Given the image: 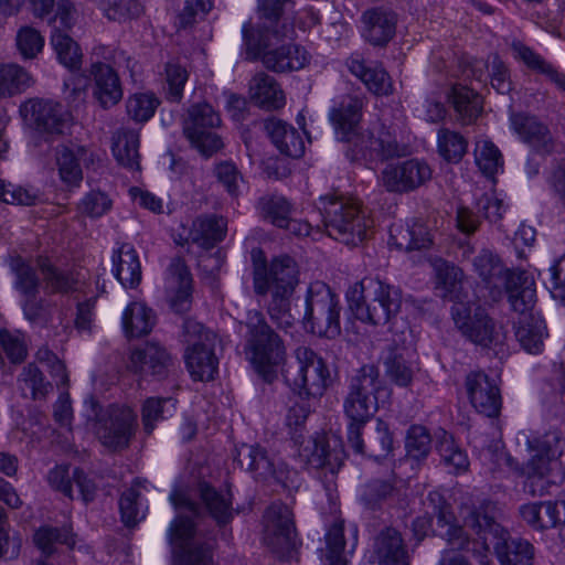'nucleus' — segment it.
I'll list each match as a JSON object with an SVG mask.
<instances>
[{
	"mask_svg": "<svg viewBox=\"0 0 565 565\" xmlns=\"http://www.w3.org/2000/svg\"><path fill=\"white\" fill-rule=\"evenodd\" d=\"M154 326V315L143 302L134 301L122 313V328L126 337L139 338L148 334Z\"/></svg>",
	"mask_w": 565,
	"mask_h": 565,
	"instance_id": "c03bdc74",
	"label": "nucleus"
},
{
	"mask_svg": "<svg viewBox=\"0 0 565 565\" xmlns=\"http://www.w3.org/2000/svg\"><path fill=\"white\" fill-rule=\"evenodd\" d=\"M258 206L263 218L278 227L287 224L288 217L291 213L290 203L282 196L274 195L263 198L260 199Z\"/></svg>",
	"mask_w": 565,
	"mask_h": 565,
	"instance_id": "680f3d73",
	"label": "nucleus"
},
{
	"mask_svg": "<svg viewBox=\"0 0 565 565\" xmlns=\"http://www.w3.org/2000/svg\"><path fill=\"white\" fill-rule=\"evenodd\" d=\"M171 363V356L164 348L156 342H148L130 352L127 366L135 373L163 376Z\"/></svg>",
	"mask_w": 565,
	"mask_h": 565,
	"instance_id": "393cba45",
	"label": "nucleus"
},
{
	"mask_svg": "<svg viewBox=\"0 0 565 565\" xmlns=\"http://www.w3.org/2000/svg\"><path fill=\"white\" fill-rule=\"evenodd\" d=\"M235 461L241 468L254 472L260 480H270L276 467V459L258 445H242L236 449Z\"/></svg>",
	"mask_w": 565,
	"mask_h": 565,
	"instance_id": "c9c22d12",
	"label": "nucleus"
},
{
	"mask_svg": "<svg viewBox=\"0 0 565 565\" xmlns=\"http://www.w3.org/2000/svg\"><path fill=\"white\" fill-rule=\"evenodd\" d=\"M20 114L25 122L46 134H62L68 116L60 103L42 98L24 102Z\"/></svg>",
	"mask_w": 565,
	"mask_h": 565,
	"instance_id": "6ab92c4d",
	"label": "nucleus"
},
{
	"mask_svg": "<svg viewBox=\"0 0 565 565\" xmlns=\"http://www.w3.org/2000/svg\"><path fill=\"white\" fill-rule=\"evenodd\" d=\"M390 245L405 252L425 249L431 245V237L422 224H394L390 231Z\"/></svg>",
	"mask_w": 565,
	"mask_h": 565,
	"instance_id": "e433bc0d",
	"label": "nucleus"
},
{
	"mask_svg": "<svg viewBox=\"0 0 565 565\" xmlns=\"http://www.w3.org/2000/svg\"><path fill=\"white\" fill-rule=\"evenodd\" d=\"M249 98L265 110H277L286 104V96L279 83L264 72L255 74L250 79Z\"/></svg>",
	"mask_w": 565,
	"mask_h": 565,
	"instance_id": "2f4dec72",
	"label": "nucleus"
},
{
	"mask_svg": "<svg viewBox=\"0 0 565 565\" xmlns=\"http://www.w3.org/2000/svg\"><path fill=\"white\" fill-rule=\"evenodd\" d=\"M113 154L122 167L139 170V134L132 129H119L113 138Z\"/></svg>",
	"mask_w": 565,
	"mask_h": 565,
	"instance_id": "79ce46f5",
	"label": "nucleus"
},
{
	"mask_svg": "<svg viewBox=\"0 0 565 565\" xmlns=\"http://www.w3.org/2000/svg\"><path fill=\"white\" fill-rule=\"evenodd\" d=\"M340 305L335 294L323 281L309 285L306 295L305 327L319 337L333 339L341 333Z\"/></svg>",
	"mask_w": 565,
	"mask_h": 565,
	"instance_id": "9d476101",
	"label": "nucleus"
},
{
	"mask_svg": "<svg viewBox=\"0 0 565 565\" xmlns=\"http://www.w3.org/2000/svg\"><path fill=\"white\" fill-rule=\"evenodd\" d=\"M32 85V77L17 64L0 65V98L21 94Z\"/></svg>",
	"mask_w": 565,
	"mask_h": 565,
	"instance_id": "de8ad7c7",
	"label": "nucleus"
},
{
	"mask_svg": "<svg viewBox=\"0 0 565 565\" xmlns=\"http://www.w3.org/2000/svg\"><path fill=\"white\" fill-rule=\"evenodd\" d=\"M429 164L419 159L387 163L379 175V184L390 193L412 192L431 179Z\"/></svg>",
	"mask_w": 565,
	"mask_h": 565,
	"instance_id": "f8f14e48",
	"label": "nucleus"
},
{
	"mask_svg": "<svg viewBox=\"0 0 565 565\" xmlns=\"http://www.w3.org/2000/svg\"><path fill=\"white\" fill-rule=\"evenodd\" d=\"M199 492L203 504L217 524H226L233 519L234 512L230 491H217L210 484L202 482L199 486Z\"/></svg>",
	"mask_w": 565,
	"mask_h": 565,
	"instance_id": "a19ab883",
	"label": "nucleus"
},
{
	"mask_svg": "<svg viewBox=\"0 0 565 565\" xmlns=\"http://www.w3.org/2000/svg\"><path fill=\"white\" fill-rule=\"evenodd\" d=\"M166 73V98L171 103H180L183 97V89L189 79V72L179 62H169L164 68Z\"/></svg>",
	"mask_w": 565,
	"mask_h": 565,
	"instance_id": "0e129e2a",
	"label": "nucleus"
},
{
	"mask_svg": "<svg viewBox=\"0 0 565 565\" xmlns=\"http://www.w3.org/2000/svg\"><path fill=\"white\" fill-rule=\"evenodd\" d=\"M33 542L46 557L55 552L56 544H65L70 547L75 545L73 534L67 529H58L47 525L41 526L35 531Z\"/></svg>",
	"mask_w": 565,
	"mask_h": 565,
	"instance_id": "864d4df0",
	"label": "nucleus"
},
{
	"mask_svg": "<svg viewBox=\"0 0 565 565\" xmlns=\"http://www.w3.org/2000/svg\"><path fill=\"white\" fill-rule=\"evenodd\" d=\"M562 436L556 431L543 435L521 431L516 436L518 455L522 460L507 455V465L525 477L524 490L532 497H542L551 484L548 480L562 456Z\"/></svg>",
	"mask_w": 565,
	"mask_h": 565,
	"instance_id": "f03ea898",
	"label": "nucleus"
},
{
	"mask_svg": "<svg viewBox=\"0 0 565 565\" xmlns=\"http://www.w3.org/2000/svg\"><path fill=\"white\" fill-rule=\"evenodd\" d=\"M371 559L377 565H409L401 533L393 527L382 530L374 539Z\"/></svg>",
	"mask_w": 565,
	"mask_h": 565,
	"instance_id": "a878e982",
	"label": "nucleus"
},
{
	"mask_svg": "<svg viewBox=\"0 0 565 565\" xmlns=\"http://www.w3.org/2000/svg\"><path fill=\"white\" fill-rule=\"evenodd\" d=\"M11 268L15 277L14 288L20 294L21 299L40 294V279L34 267L21 257H17L13 259Z\"/></svg>",
	"mask_w": 565,
	"mask_h": 565,
	"instance_id": "6e6d98bb",
	"label": "nucleus"
},
{
	"mask_svg": "<svg viewBox=\"0 0 565 565\" xmlns=\"http://www.w3.org/2000/svg\"><path fill=\"white\" fill-rule=\"evenodd\" d=\"M194 535V523L190 518L178 516L170 525L169 536L179 551L175 557L179 565H213L212 546L209 543L189 544Z\"/></svg>",
	"mask_w": 565,
	"mask_h": 565,
	"instance_id": "f3484780",
	"label": "nucleus"
},
{
	"mask_svg": "<svg viewBox=\"0 0 565 565\" xmlns=\"http://www.w3.org/2000/svg\"><path fill=\"white\" fill-rule=\"evenodd\" d=\"M536 303V288L534 287L533 303L525 310H513L519 313L514 322V334L521 348L531 354H540L548 337L545 321L533 313Z\"/></svg>",
	"mask_w": 565,
	"mask_h": 565,
	"instance_id": "4be33fe9",
	"label": "nucleus"
},
{
	"mask_svg": "<svg viewBox=\"0 0 565 565\" xmlns=\"http://www.w3.org/2000/svg\"><path fill=\"white\" fill-rule=\"evenodd\" d=\"M493 507L490 503L478 508L467 509L463 524L471 529L482 541L483 550L493 547L502 565H531L534 556L533 546L525 540L513 539L494 521L490 514Z\"/></svg>",
	"mask_w": 565,
	"mask_h": 565,
	"instance_id": "423d86ee",
	"label": "nucleus"
},
{
	"mask_svg": "<svg viewBox=\"0 0 565 565\" xmlns=\"http://www.w3.org/2000/svg\"><path fill=\"white\" fill-rule=\"evenodd\" d=\"M344 413L350 420L367 422L377 411V397L360 396L348 393L344 404Z\"/></svg>",
	"mask_w": 565,
	"mask_h": 565,
	"instance_id": "e2e57ef3",
	"label": "nucleus"
},
{
	"mask_svg": "<svg viewBox=\"0 0 565 565\" xmlns=\"http://www.w3.org/2000/svg\"><path fill=\"white\" fill-rule=\"evenodd\" d=\"M21 307L25 319L31 323L55 329L61 328L63 331H67L70 328L68 322L64 321L65 312L62 309L57 310L60 323L54 324L53 312L56 310V306L42 298L40 294L21 299Z\"/></svg>",
	"mask_w": 565,
	"mask_h": 565,
	"instance_id": "72a5a7b5",
	"label": "nucleus"
},
{
	"mask_svg": "<svg viewBox=\"0 0 565 565\" xmlns=\"http://www.w3.org/2000/svg\"><path fill=\"white\" fill-rule=\"evenodd\" d=\"M51 43L61 64L70 70L81 68V47L66 32L53 31Z\"/></svg>",
	"mask_w": 565,
	"mask_h": 565,
	"instance_id": "09e8293b",
	"label": "nucleus"
},
{
	"mask_svg": "<svg viewBox=\"0 0 565 565\" xmlns=\"http://www.w3.org/2000/svg\"><path fill=\"white\" fill-rule=\"evenodd\" d=\"M393 445L394 439L388 425L377 419L375 430L367 437L364 454L374 458H385L392 452Z\"/></svg>",
	"mask_w": 565,
	"mask_h": 565,
	"instance_id": "bf43d9fd",
	"label": "nucleus"
},
{
	"mask_svg": "<svg viewBox=\"0 0 565 565\" xmlns=\"http://www.w3.org/2000/svg\"><path fill=\"white\" fill-rule=\"evenodd\" d=\"M18 383L23 394L28 395L29 393L32 399L45 397L52 388L51 384L45 382L40 369L33 363H29L22 369L18 376Z\"/></svg>",
	"mask_w": 565,
	"mask_h": 565,
	"instance_id": "4d7b16f0",
	"label": "nucleus"
},
{
	"mask_svg": "<svg viewBox=\"0 0 565 565\" xmlns=\"http://www.w3.org/2000/svg\"><path fill=\"white\" fill-rule=\"evenodd\" d=\"M222 124L220 114L207 103H198L188 109L183 132L188 139H198L202 130L218 128Z\"/></svg>",
	"mask_w": 565,
	"mask_h": 565,
	"instance_id": "58836bf2",
	"label": "nucleus"
},
{
	"mask_svg": "<svg viewBox=\"0 0 565 565\" xmlns=\"http://www.w3.org/2000/svg\"><path fill=\"white\" fill-rule=\"evenodd\" d=\"M160 105V99L152 92H138L126 100L128 117L136 122H146L151 119Z\"/></svg>",
	"mask_w": 565,
	"mask_h": 565,
	"instance_id": "603ef678",
	"label": "nucleus"
},
{
	"mask_svg": "<svg viewBox=\"0 0 565 565\" xmlns=\"http://www.w3.org/2000/svg\"><path fill=\"white\" fill-rule=\"evenodd\" d=\"M350 73L358 77L365 87L376 96H388L393 93L390 74L381 65H367L361 54L354 53L345 62Z\"/></svg>",
	"mask_w": 565,
	"mask_h": 565,
	"instance_id": "c85d7f7f",
	"label": "nucleus"
},
{
	"mask_svg": "<svg viewBox=\"0 0 565 565\" xmlns=\"http://www.w3.org/2000/svg\"><path fill=\"white\" fill-rule=\"evenodd\" d=\"M265 129L275 147L285 156L300 158L305 152V142L298 130L278 118L265 121Z\"/></svg>",
	"mask_w": 565,
	"mask_h": 565,
	"instance_id": "473e14b6",
	"label": "nucleus"
},
{
	"mask_svg": "<svg viewBox=\"0 0 565 565\" xmlns=\"http://www.w3.org/2000/svg\"><path fill=\"white\" fill-rule=\"evenodd\" d=\"M113 273L126 288H135L141 281V265L137 250L130 244H122L113 254Z\"/></svg>",
	"mask_w": 565,
	"mask_h": 565,
	"instance_id": "f704fd0d",
	"label": "nucleus"
},
{
	"mask_svg": "<svg viewBox=\"0 0 565 565\" xmlns=\"http://www.w3.org/2000/svg\"><path fill=\"white\" fill-rule=\"evenodd\" d=\"M437 148L447 162L458 163L467 153L468 141L459 132L441 128L437 135Z\"/></svg>",
	"mask_w": 565,
	"mask_h": 565,
	"instance_id": "3c124183",
	"label": "nucleus"
},
{
	"mask_svg": "<svg viewBox=\"0 0 565 565\" xmlns=\"http://www.w3.org/2000/svg\"><path fill=\"white\" fill-rule=\"evenodd\" d=\"M472 266L492 301L498 302L508 296L512 310L522 311L533 303L535 280L526 270L507 268L489 249H482L473 258Z\"/></svg>",
	"mask_w": 565,
	"mask_h": 565,
	"instance_id": "20e7f679",
	"label": "nucleus"
},
{
	"mask_svg": "<svg viewBox=\"0 0 565 565\" xmlns=\"http://www.w3.org/2000/svg\"><path fill=\"white\" fill-rule=\"evenodd\" d=\"M292 8L289 0H258L257 10L263 21L262 31L256 36L250 21L243 24L242 35L248 60L260 56L264 66L276 73L303 68L309 62L307 50L298 44L288 43L269 49L271 38L288 39L294 34V26L288 11Z\"/></svg>",
	"mask_w": 565,
	"mask_h": 565,
	"instance_id": "f257e3e1",
	"label": "nucleus"
},
{
	"mask_svg": "<svg viewBox=\"0 0 565 565\" xmlns=\"http://www.w3.org/2000/svg\"><path fill=\"white\" fill-rule=\"evenodd\" d=\"M435 276H436V290L438 295L455 303H460V294L462 289V270L448 262L436 260L434 264Z\"/></svg>",
	"mask_w": 565,
	"mask_h": 565,
	"instance_id": "4c0bfd02",
	"label": "nucleus"
},
{
	"mask_svg": "<svg viewBox=\"0 0 565 565\" xmlns=\"http://www.w3.org/2000/svg\"><path fill=\"white\" fill-rule=\"evenodd\" d=\"M451 312L457 328L475 344L488 348L500 341L501 328L497 327L486 309L477 307L471 315L465 303H455Z\"/></svg>",
	"mask_w": 565,
	"mask_h": 565,
	"instance_id": "4468645a",
	"label": "nucleus"
},
{
	"mask_svg": "<svg viewBox=\"0 0 565 565\" xmlns=\"http://www.w3.org/2000/svg\"><path fill=\"white\" fill-rule=\"evenodd\" d=\"M354 156L374 160H385L402 154V148L395 137L383 124L373 125L370 130L355 134L351 142Z\"/></svg>",
	"mask_w": 565,
	"mask_h": 565,
	"instance_id": "a211bd4d",
	"label": "nucleus"
},
{
	"mask_svg": "<svg viewBox=\"0 0 565 565\" xmlns=\"http://www.w3.org/2000/svg\"><path fill=\"white\" fill-rule=\"evenodd\" d=\"M363 100L358 96L344 95L330 110V120L337 135L351 142L362 118Z\"/></svg>",
	"mask_w": 565,
	"mask_h": 565,
	"instance_id": "b1692460",
	"label": "nucleus"
},
{
	"mask_svg": "<svg viewBox=\"0 0 565 565\" xmlns=\"http://www.w3.org/2000/svg\"><path fill=\"white\" fill-rule=\"evenodd\" d=\"M436 449L444 463L452 468V472H463L469 467V460L465 451L455 443L454 437L441 430L437 437Z\"/></svg>",
	"mask_w": 565,
	"mask_h": 565,
	"instance_id": "8fccbe9b",
	"label": "nucleus"
},
{
	"mask_svg": "<svg viewBox=\"0 0 565 565\" xmlns=\"http://www.w3.org/2000/svg\"><path fill=\"white\" fill-rule=\"evenodd\" d=\"M227 221L223 216L204 215L193 221L191 238L204 248H211L225 238Z\"/></svg>",
	"mask_w": 565,
	"mask_h": 565,
	"instance_id": "ea45409f",
	"label": "nucleus"
},
{
	"mask_svg": "<svg viewBox=\"0 0 565 565\" xmlns=\"http://www.w3.org/2000/svg\"><path fill=\"white\" fill-rule=\"evenodd\" d=\"M319 210L332 238L358 245L373 233L374 220L360 201L337 193L320 196Z\"/></svg>",
	"mask_w": 565,
	"mask_h": 565,
	"instance_id": "39448f33",
	"label": "nucleus"
},
{
	"mask_svg": "<svg viewBox=\"0 0 565 565\" xmlns=\"http://www.w3.org/2000/svg\"><path fill=\"white\" fill-rule=\"evenodd\" d=\"M427 504L431 508L437 518V523L446 527L443 534L452 551L468 550L470 540L463 529L455 523L456 519L450 505L444 500L439 492H430L427 497Z\"/></svg>",
	"mask_w": 565,
	"mask_h": 565,
	"instance_id": "cd10ccee",
	"label": "nucleus"
},
{
	"mask_svg": "<svg viewBox=\"0 0 565 565\" xmlns=\"http://www.w3.org/2000/svg\"><path fill=\"white\" fill-rule=\"evenodd\" d=\"M344 526L342 521L334 522L327 532V554L326 557L330 565H348L344 553Z\"/></svg>",
	"mask_w": 565,
	"mask_h": 565,
	"instance_id": "69168bd1",
	"label": "nucleus"
},
{
	"mask_svg": "<svg viewBox=\"0 0 565 565\" xmlns=\"http://www.w3.org/2000/svg\"><path fill=\"white\" fill-rule=\"evenodd\" d=\"M405 448L411 458L415 460L425 459L431 449L429 430L422 425H412L406 434Z\"/></svg>",
	"mask_w": 565,
	"mask_h": 565,
	"instance_id": "052dcab7",
	"label": "nucleus"
},
{
	"mask_svg": "<svg viewBox=\"0 0 565 565\" xmlns=\"http://www.w3.org/2000/svg\"><path fill=\"white\" fill-rule=\"evenodd\" d=\"M17 47L24 58H34L44 46V38L29 25L22 26L17 33Z\"/></svg>",
	"mask_w": 565,
	"mask_h": 565,
	"instance_id": "338daca9",
	"label": "nucleus"
},
{
	"mask_svg": "<svg viewBox=\"0 0 565 565\" xmlns=\"http://www.w3.org/2000/svg\"><path fill=\"white\" fill-rule=\"evenodd\" d=\"M299 284V268L290 256H279L269 263L255 262L253 270L254 291L258 296L270 295L267 311L280 328L292 324L290 300Z\"/></svg>",
	"mask_w": 565,
	"mask_h": 565,
	"instance_id": "7ed1b4c3",
	"label": "nucleus"
},
{
	"mask_svg": "<svg viewBox=\"0 0 565 565\" xmlns=\"http://www.w3.org/2000/svg\"><path fill=\"white\" fill-rule=\"evenodd\" d=\"M285 382L300 396L321 397L331 383L324 360L308 347L295 350V361L282 370Z\"/></svg>",
	"mask_w": 565,
	"mask_h": 565,
	"instance_id": "1a4fd4ad",
	"label": "nucleus"
},
{
	"mask_svg": "<svg viewBox=\"0 0 565 565\" xmlns=\"http://www.w3.org/2000/svg\"><path fill=\"white\" fill-rule=\"evenodd\" d=\"M475 160L480 171L488 178H493L503 170L502 153L490 140H479L476 143Z\"/></svg>",
	"mask_w": 565,
	"mask_h": 565,
	"instance_id": "5fc2aeb1",
	"label": "nucleus"
},
{
	"mask_svg": "<svg viewBox=\"0 0 565 565\" xmlns=\"http://www.w3.org/2000/svg\"><path fill=\"white\" fill-rule=\"evenodd\" d=\"M511 126L520 138L540 153H551L554 150V140L547 126L536 117L526 114H513Z\"/></svg>",
	"mask_w": 565,
	"mask_h": 565,
	"instance_id": "c756f323",
	"label": "nucleus"
},
{
	"mask_svg": "<svg viewBox=\"0 0 565 565\" xmlns=\"http://www.w3.org/2000/svg\"><path fill=\"white\" fill-rule=\"evenodd\" d=\"M298 455L308 468L323 471L326 489L331 492L335 486L334 476L343 463V450L337 445L331 448L327 437L318 434L301 444Z\"/></svg>",
	"mask_w": 565,
	"mask_h": 565,
	"instance_id": "ddd939ff",
	"label": "nucleus"
},
{
	"mask_svg": "<svg viewBox=\"0 0 565 565\" xmlns=\"http://www.w3.org/2000/svg\"><path fill=\"white\" fill-rule=\"evenodd\" d=\"M0 347L12 364H21L29 353L26 335L19 330L0 329Z\"/></svg>",
	"mask_w": 565,
	"mask_h": 565,
	"instance_id": "13d9d810",
	"label": "nucleus"
},
{
	"mask_svg": "<svg viewBox=\"0 0 565 565\" xmlns=\"http://www.w3.org/2000/svg\"><path fill=\"white\" fill-rule=\"evenodd\" d=\"M385 392L379 369L373 364H365L351 377L348 393L379 399Z\"/></svg>",
	"mask_w": 565,
	"mask_h": 565,
	"instance_id": "49530a36",
	"label": "nucleus"
},
{
	"mask_svg": "<svg viewBox=\"0 0 565 565\" xmlns=\"http://www.w3.org/2000/svg\"><path fill=\"white\" fill-rule=\"evenodd\" d=\"M386 375L398 386H408L413 382L414 369L397 353L391 354L385 361Z\"/></svg>",
	"mask_w": 565,
	"mask_h": 565,
	"instance_id": "774afa93",
	"label": "nucleus"
},
{
	"mask_svg": "<svg viewBox=\"0 0 565 565\" xmlns=\"http://www.w3.org/2000/svg\"><path fill=\"white\" fill-rule=\"evenodd\" d=\"M137 427V414L129 406L113 405L107 417L99 422L97 435L100 443L110 450L129 446Z\"/></svg>",
	"mask_w": 565,
	"mask_h": 565,
	"instance_id": "dca6fc26",
	"label": "nucleus"
},
{
	"mask_svg": "<svg viewBox=\"0 0 565 565\" xmlns=\"http://www.w3.org/2000/svg\"><path fill=\"white\" fill-rule=\"evenodd\" d=\"M466 390L470 403L481 414L497 417L501 411L500 390L493 379L484 372L475 371L466 376Z\"/></svg>",
	"mask_w": 565,
	"mask_h": 565,
	"instance_id": "412c9836",
	"label": "nucleus"
},
{
	"mask_svg": "<svg viewBox=\"0 0 565 565\" xmlns=\"http://www.w3.org/2000/svg\"><path fill=\"white\" fill-rule=\"evenodd\" d=\"M38 267L47 294H68L76 289L77 279L73 271L60 268L46 258H39Z\"/></svg>",
	"mask_w": 565,
	"mask_h": 565,
	"instance_id": "37998d69",
	"label": "nucleus"
},
{
	"mask_svg": "<svg viewBox=\"0 0 565 565\" xmlns=\"http://www.w3.org/2000/svg\"><path fill=\"white\" fill-rule=\"evenodd\" d=\"M265 545L279 558H289L298 547L291 510L281 503L271 504L264 515Z\"/></svg>",
	"mask_w": 565,
	"mask_h": 565,
	"instance_id": "9b49d317",
	"label": "nucleus"
},
{
	"mask_svg": "<svg viewBox=\"0 0 565 565\" xmlns=\"http://www.w3.org/2000/svg\"><path fill=\"white\" fill-rule=\"evenodd\" d=\"M188 342L195 335L199 342H194L185 353L186 367L194 381H211L217 373V359L212 347L207 343L209 334H203V326L193 320H186L183 324Z\"/></svg>",
	"mask_w": 565,
	"mask_h": 565,
	"instance_id": "2eb2a0df",
	"label": "nucleus"
},
{
	"mask_svg": "<svg viewBox=\"0 0 565 565\" xmlns=\"http://www.w3.org/2000/svg\"><path fill=\"white\" fill-rule=\"evenodd\" d=\"M167 301L175 313H185L192 307L193 279L185 262L173 258L164 279Z\"/></svg>",
	"mask_w": 565,
	"mask_h": 565,
	"instance_id": "aec40b11",
	"label": "nucleus"
},
{
	"mask_svg": "<svg viewBox=\"0 0 565 565\" xmlns=\"http://www.w3.org/2000/svg\"><path fill=\"white\" fill-rule=\"evenodd\" d=\"M347 298L356 319L372 326H385L402 308V290L377 278L366 277L353 284Z\"/></svg>",
	"mask_w": 565,
	"mask_h": 565,
	"instance_id": "0eeeda50",
	"label": "nucleus"
},
{
	"mask_svg": "<svg viewBox=\"0 0 565 565\" xmlns=\"http://www.w3.org/2000/svg\"><path fill=\"white\" fill-rule=\"evenodd\" d=\"M88 149L76 143L58 145L54 150V164L60 181L67 189L78 188L83 181L81 161H86Z\"/></svg>",
	"mask_w": 565,
	"mask_h": 565,
	"instance_id": "5701e85b",
	"label": "nucleus"
},
{
	"mask_svg": "<svg viewBox=\"0 0 565 565\" xmlns=\"http://www.w3.org/2000/svg\"><path fill=\"white\" fill-rule=\"evenodd\" d=\"M396 15L384 8H373L362 14V35L374 46H385L395 35Z\"/></svg>",
	"mask_w": 565,
	"mask_h": 565,
	"instance_id": "bb28decb",
	"label": "nucleus"
},
{
	"mask_svg": "<svg viewBox=\"0 0 565 565\" xmlns=\"http://www.w3.org/2000/svg\"><path fill=\"white\" fill-rule=\"evenodd\" d=\"M449 99L462 125L472 124L482 110L481 96L466 86H455Z\"/></svg>",
	"mask_w": 565,
	"mask_h": 565,
	"instance_id": "a18cd8bd",
	"label": "nucleus"
},
{
	"mask_svg": "<svg viewBox=\"0 0 565 565\" xmlns=\"http://www.w3.org/2000/svg\"><path fill=\"white\" fill-rule=\"evenodd\" d=\"M90 75L94 78V96L103 108H109L122 98V88L117 73L99 61L92 63Z\"/></svg>",
	"mask_w": 565,
	"mask_h": 565,
	"instance_id": "7c9ffc66",
	"label": "nucleus"
},
{
	"mask_svg": "<svg viewBox=\"0 0 565 565\" xmlns=\"http://www.w3.org/2000/svg\"><path fill=\"white\" fill-rule=\"evenodd\" d=\"M245 326L248 359L256 372L270 383L276 377L277 367L286 359L284 342L258 310L248 311Z\"/></svg>",
	"mask_w": 565,
	"mask_h": 565,
	"instance_id": "6e6552de",
	"label": "nucleus"
}]
</instances>
